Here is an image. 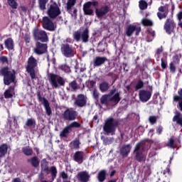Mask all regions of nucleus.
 Returning <instances> with one entry per match:
<instances>
[{"label":"nucleus","instance_id":"nucleus-1","mask_svg":"<svg viewBox=\"0 0 182 182\" xmlns=\"http://www.w3.org/2000/svg\"><path fill=\"white\" fill-rule=\"evenodd\" d=\"M61 4L55 1H50L47 8L46 15L51 20H55L61 15Z\"/></svg>","mask_w":182,"mask_h":182},{"label":"nucleus","instance_id":"nucleus-2","mask_svg":"<svg viewBox=\"0 0 182 182\" xmlns=\"http://www.w3.org/2000/svg\"><path fill=\"white\" fill-rule=\"evenodd\" d=\"M0 75L3 76V81L6 85H10L15 82L16 71L8 66L0 68Z\"/></svg>","mask_w":182,"mask_h":182},{"label":"nucleus","instance_id":"nucleus-3","mask_svg":"<svg viewBox=\"0 0 182 182\" xmlns=\"http://www.w3.org/2000/svg\"><path fill=\"white\" fill-rule=\"evenodd\" d=\"M0 75L3 76V81L6 85H10L15 82L16 71L8 66L0 68Z\"/></svg>","mask_w":182,"mask_h":182},{"label":"nucleus","instance_id":"nucleus-4","mask_svg":"<svg viewBox=\"0 0 182 182\" xmlns=\"http://www.w3.org/2000/svg\"><path fill=\"white\" fill-rule=\"evenodd\" d=\"M119 125V122L113 117L107 118L103 125V131L107 134L112 136L115 134L116 129Z\"/></svg>","mask_w":182,"mask_h":182},{"label":"nucleus","instance_id":"nucleus-5","mask_svg":"<svg viewBox=\"0 0 182 182\" xmlns=\"http://www.w3.org/2000/svg\"><path fill=\"white\" fill-rule=\"evenodd\" d=\"M38 66V61L33 56H30L28 58V63L26 65V72L29 74L31 79H36V70L35 68Z\"/></svg>","mask_w":182,"mask_h":182},{"label":"nucleus","instance_id":"nucleus-6","mask_svg":"<svg viewBox=\"0 0 182 182\" xmlns=\"http://www.w3.org/2000/svg\"><path fill=\"white\" fill-rule=\"evenodd\" d=\"M146 143L145 141H141L135 145L134 153L135 154L136 160L139 162L145 161V155L143 151L145 150V146Z\"/></svg>","mask_w":182,"mask_h":182},{"label":"nucleus","instance_id":"nucleus-7","mask_svg":"<svg viewBox=\"0 0 182 182\" xmlns=\"http://www.w3.org/2000/svg\"><path fill=\"white\" fill-rule=\"evenodd\" d=\"M49 81L50 85L54 89H58L65 84V80L61 76L55 74H49Z\"/></svg>","mask_w":182,"mask_h":182},{"label":"nucleus","instance_id":"nucleus-8","mask_svg":"<svg viewBox=\"0 0 182 182\" xmlns=\"http://www.w3.org/2000/svg\"><path fill=\"white\" fill-rule=\"evenodd\" d=\"M33 36L36 41H41L42 43H46L48 41V37L47 33L43 30H40L35 28L33 30Z\"/></svg>","mask_w":182,"mask_h":182},{"label":"nucleus","instance_id":"nucleus-9","mask_svg":"<svg viewBox=\"0 0 182 182\" xmlns=\"http://www.w3.org/2000/svg\"><path fill=\"white\" fill-rule=\"evenodd\" d=\"M73 38L77 42L81 40L82 43H86L89 41V30L86 28L82 33L76 31L73 33Z\"/></svg>","mask_w":182,"mask_h":182},{"label":"nucleus","instance_id":"nucleus-10","mask_svg":"<svg viewBox=\"0 0 182 182\" xmlns=\"http://www.w3.org/2000/svg\"><path fill=\"white\" fill-rule=\"evenodd\" d=\"M97 8L99 6V2L97 1H87L83 4V12L85 15L92 16L94 14L93 9L91 7Z\"/></svg>","mask_w":182,"mask_h":182},{"label":"nucleus","instance_id":"nucleus-11","mask_svg":"<svg viewBox=\"0 0 182 182\" xmlns=\"http://www.w3.org/2000/svg\"><path fill=\"white\" fill-rule=\"evenodd\" d=\"M110 11V8L107 5L101 6L100 8H95V15L98 19L107 18V16Z\"/></svg>","mask_w":182,"mask_h":182},{"label":"nucleus","instance_id":"nucleus-12","mask_svg":"<svg viewBox=\"0 0 182 182\" xmlns=\"http://www.w3.org/2000/svg\"><path fill=\"white\" fill-rule=\"evenodd\" d=\"M60 50L62 55L65 58H70L75 55V50L69 44H62L60 46Z\"/></svg>","mask_w":182,"mask_h":182},{"label":"nucleus","instance_id":"nucleus-13","mask_svg":"<svg viewBox=\"0 0 182 182\" xmlns=\"http://www.w3.org/2000/svg\"><path fill=\"white\" fill-rule=\"evenodd\" d=\"M42 26L43 29L48 31H54L56 28L55 24L49 16H43L42 19Z\"/></svg>","mask_w":182,"mask_h":182},{"label":"nucleus","instance_id":"nucleus-14","mask_svg":"<svg viewBox=\"0 0 182 182\" xmlns=\"http://www.w3.org/2000/svg\"><path fill=\"white\" fill-rule=\"evenodd\" d=\"M47 44L37 42L36 47L33 48V53L38 55H41L47 52Z\"/></svg>","mask_w":182,"mask_h":182},{"label":"nucleus","instance_id":"nucleus-15","mask_svg":"<svg viewBox=\"0 0 182 182\" xmlns=\"http://www.w3.org/2000/svg\"><path fill=\"white\" fill-rule=\"evenodd\" d=\"M77 116V112L70 109H67L63 114V119L67 121H74Z\"/></svg>","mask_w":182,"mask_h":182},{"label":"nucleus","instance_id":"nucleus-16","mask_svg":"<svg viewBox=\"0 0 182 182\" xmlns=\"http://www.w3.org/2000/svg\"><path fill=\"white\" fill-rule=\"evenodd\" d=\"M151 92L145 90H141L139 92V100L142 102H147L151 97Z\"/></svg>","mask_w":182,"mask_h":182},{"label":"nucleus","instance_id":"nucleus-17","mask_svg":"<svg viewBox=\"0 0 182 182\" xmlns=\"http://www.w3.org/2000/svg\"><path fill=\"white\" fill-rule=\"evenodd\" d=\"M136 32V36H139L141 32V27H137L134 25H128L126 29V35L127 37H131L134 32Z\"/></svg>","mask_w":182,"mask_h":182},{"label":"nucleus","instance_id":"nucleus-18","mask_svg":"<svg viewBox=\"0 0 182 182\" xmlns=\"http://www.w3.org/2000/svg\"><path fill=\"white\" fill-rule=\"evenodd\" d=\"M77 178L80 182H88L90 178V175L88 171H82L77 173Z\"/></svg>","mask_w":182,"mask_h":182},{"label":"nucleus","instance_id":"nucleus-19","mask_svg":"<svg viewBox=\"0 0 182 182\" xmlns=\"http://www.w3.org/2000/svg\"><path fill=\"white\" fill-rule=\"evenodd\" d=\"M176 24L171 19H168L164 24V29L168 34H171L173 32Z\"/></svg>","mask_w":182,"mask_h":182},{"label":"nucleus","instance_id":"nucleus-20","mask_svg":"<svg viewBox=\"0 0 182 182\" xmlns=\"http://www.w3.org/2000/svg\"><path fill=\"white\" fill-rule=\"evenodd\" d=\"M107 61V58L106 57L96 56L93 59V67L97 68L100 67Z\"/></svg>","mask_w":182,"mask_h":182},{"label":"nucleus","instance_id":"nucleus-21","mask_svg":"<svg viewBox=\"0 0 182 182\" xmlns=\"http://www.w3.org/2000/svg\"><path fill=\"white\" fill-rule=\"evenodd\" d=\"M85 154L82 151H77L73 154V160L79 164L83 163Z\"/></svg>","mask_w":182,"mask_h":182},{"label":"nucleus","instance_id":"nucleus-22","mask_svg":"<svg viewBox=\"0 0 182 182\" xmlns=\"http://www.w3.org/2000/svg\"><path fill=\"white\" fill-rule=\"evenodd\" d=\"M39 100L42 102V104L45 108L46 114L48 116H50L52 114V110L50 107V103H49L48 100H46L45 97H40Z\"/></svg>","mask_w":182,"mask_h":182},{"label":"nucleus","instance_id":"nucleus-23","mask_svg":"<svg viewBox=\"0 0 182 182\" xmlns=\"http://www.w3.org/2000/svg\"><path fill=\"white\" fill-rule=\"evenodd\" d=\"M168 11L166 6H160L159 8V11L157 12V17L159 20L166 18L168 16Z\"/></svg>","mask_w":182,"mask_h":182},{"label":"nucleus","instance_id":"nucleus-24","mask_svg":"<svg viewBox=\"0 0 182 182\" xmlns=\"http://www.w3.org/2000/svg\"><path fill=\"white\" fill-rule=\"evenodd\" d=\"M87 99L84 95L80 94L75 100V105L79 107H82L86 105Z\"/></svg>","mask_w":182,"mask_h":182},{"label":"nucleus","instance_id":"nucleus-25","mask_svg":"<svg viewBox=\"0 0 182 182\" xmlns=\"http://www.w3.org/2000/svg\"><path fill=\"white\" fill-rule=\"evenodd\" d=\"M131 149V144L123 145L119 150L120 154L123 156H127L130 153Z\"/></svg>","mask_w":182,"mask_h":182},{"label":"nucleus","instance_id":"nucleus-26","mask_svg":"<svg viewBox=\"0 0 182 182\" xmlns=\"http://www.w3.org/2000/svg\"><path fill=\"white\" fill-rule=\"evenodd\" d=\"M81 143L79 139H75L69 144V147L72 150H79Z\"/></svg>","mask_w":182,"mask_h":182},{"label":"nucleus","instance_id":"nucleus-27","mask_svg":"<svg viewBox=\"0 0 182 182\" xmlns=\"http://www.w3.org/2000/svg\"><path fill=\"white\" fill-rule=\"evenodd\" d=\"M120 100L121 97L118 92L109 97V102H112L114 105H117Z\"/></svg>","mask_w":182,"mask_h":182},{"label":"nucleus","instance_id":"nucleus-28","mask_svg":"<svg viewBox=\"0 0 182 182\" xmlns=\"http://www.w3.org/2000/svg\"><path fill=\"white\" fill-rule=\"evenodd\" d=\"M173 121L176 122L177 124L182 127V114L179 112H176Z\"/></svg>","mask_w":182,"mask_h":182},{"label":"nucleus","instance_id":"nucleus-29","mask_svg":"<svg viewBox=\"0 0 182 182\" xmlns=\"http://www.w3.org/2000/svg\"><path fill=\"white\" fill-rule=\"evenodd\" d=\"M4 46H6V48H7V50H14V43L13 39H12L11 38H7V39L4 41Z\"/></svg>","mask_w":182,"mask_h":182},{"label":"nucleus","instance_id":"nucleus-30","mask_svg":"<svg viewBox=\"0 0 182 182\" xmlns=\"http://www.w3.org/2000/svg\"><path fill=\"white\" fill-rule=\"evenodd\" d=\"M99 89L102 93L107 92L109 89V83L107 82H102L99 85Z\"/></svg>","mask_w":182,"mask_h":182},{"label":"nucleus","instance_id":"nucleus-31","mask_svg":"<svg viewBox=\"0 0 182 182\" xmlns=\"http://www.w3.org/2000/svg\"><path fill=\"white\" fill-rule=\"evenodd\" d=\"M28 162H29L31 164V166L34 168H37L40 164V161L38 158L36 156H33L32 158L28 159Z\"/></svg>","mask_w":182,"mask_h":182},{"label":"nucleus","instance_id":"nucleus-32","mask_svg":"<svg viewBox=\"0 0 182 182\" xmlns=\"http://www.w3.org/2000/svg\"><path fill=\"white\" fill-rule=\"evenodd\" d=\"M14 94V87H10L6 92H4V98L10 99L12 98Z\"/></svg>","mask_w":182,"mask_h":182},{"label":"nucleus","instance_id":"nucleus-33","mask_svg":"<svg viewBox=\"0 0 182 182\" xmlns=\"http://www.w3.org/2000/svg\"><path fill=\"white\" fill-rule=\"evenodd\" d=\"M22 152L25 156H31L33 155V151L31 147L26 146L22 148Z\"/></svg>","mask_w":182,"mask_h":182},{"label":"nucleus","instance_id":"nucleus-34","mask_svg":"<svg viewBox=\"0 0 182 182\" xmlns=\"http://www.w3.org/2000/svg\"><path fill=\"white\" fill-rule=\"evenodd\" d=\"M8 151V145L3 144L0 145V159L3 158Z\"/></svg>","mask_w":182,"mask_h":182},{"label":"nucleus","instance_id":"nucleus-35","mask_svg":"<svg viewBox=\"0 0 182 182\" xmlns=\"http://www.w3.org/2000/svg\"><path fill=\"white\" fill-rule=\"evenodd\" d=\"M71 130L68 127V126L65 127L60 132L59 136L60 138H67L70 134Z\"/></svg>","mask_w":182,"mask_h":182},{"label":"nucleus","instance_id":"nucleus-36","mask_svg":"<svg viewBox=\"0 0 182 182\" xmlns=\"http://www.w3.org/2000/svg\"><path fill=\"white\" fill-rule=\"evenodd\" d=\"M48 0H38V8L41 11H44L46 9V4Z\"/></svg>","mask_w":182,"mask_h":182},{"label":"nucleus","instance_id":"nucleus-37","mask_svg":"<svg viewBox=\"0 0 182 182\" xmlns=\"http://www.w3.org/2000/svg\"><path fill=\"white\" fill-rule=\"evenodd\" d=\"M76 0H68L66 6H67V11L68 13H71L72 8L75 5Z\"/></svg>","mask_w":182,"mask_h":182},{"label":"nucleus","instance_id":"nucleus-38","mask_svg":"<svg viewBox=\"0 0 182 182\" xmlns=\"http://www.w3.org/2000/svg\"><path fill=\"white\" fill-rule=\"evenodd\" d=\"M103 144L107 146V145H110L112 144L114 141V139L112 137H103L102 138Z\"/></svg>","mask_w":182,"mask_h":182},{"label":"nucleus","instance_id":"nucleus-39","mask_svg":"<svg viewBox=\"0 0 182 182\" xmlns=\"http://www.w3.org/2000/svg\"><path fill=\"white\" fill-rule=\"evenodd\" d=\"M67 127L70 129V131H72V129L73 128H76V129L80 128L81 127V124L77 122H73L68 125H67Z\"/></svg>","mask_w":182,"mask_h":182},{"label":"nucleus","instance_id":"nucleus-40","mask_svg":"<svg viewBox=\"0 0 182 182\" xmlns=\"http://www.w3.org/2000/svg\"><path fill=\"white\" fill-rule=\"evenodd\" d=\"M178 95H173V100L174 102H178L179 100H182V89L178 90Z\"/></svg>","mask_w":182,"mask_h":182},{"label":"nucleus","instance_id":"nucleus-41","mask_svg":"<svg viewBox=\"0 0 182 182\" xmlns=\"http://www.w3.org/2000/svg\"><path fill=\"white\" fill-rule=\"evenodd\" d=\"M106 178V173L105 171L102 170L99 172L98 174V181L100 182H103Z\"/></svg>","mask_w":182,"mask_h":182},{"label":"nucleus","instance_id":"nucleus-42","mask_svg":"<svg viewBox=\"0 0 182 182\" xmlns=\"http://www.w3.org/2000/svg\"><path fill=\"white\" fill-rule=\"evenodd\" d=\"M7 3L9 4V6L11 7V9H18V4L16 0H7Z\"/></svg>","mask_w":182,"mask_h":182},{"label":"nucleus","instance_id":"nucleus-43","mask_svg":"<svg viewBox=\"0 0 182 182\" xmlns=\"http://www.w3.org/2000/svg\"><path fill=\"white\" fill-rule=\"evenodd\" d=\"M107 102H109V95H104L100 98V103L102 105H106Z\"/></svg>","mask_w":182,"mask_h":182},{"label":"nucleus","instance_id":"nucleus-44","mask_svg":"<svg viewBox=\"0 0 182 182\" xmlns=\"http://www.w3.org/2000/svg\"><path fill=\"white\" fill-rule=\"evenodd\" d=\"M41 169L44 171H48V164L46 159L41 161Z\"/></svg>","mask_w":182,"mask_h":182},{"label":"nucleus","instance_id":"nucleus-45","mask_svg":"<svg viewBox=\"0 0 182 182\" xmlns=\"http://www.w3.org/2000/svg\"><path fill=\"white\" fill-rule=\"evenodd\" d=\"M141 23L144 26H152L153 25V22L148 18H143L141 20Z\"/></svg>","mask_w":182,"mask_h":182},{"label":"nucleus","instance_id":"nucleus-46","mask_svg":"<svg viewBox=\"0 0 182 182\" xmlns=\"http://www.w3.org/2000/svg\"><path fill=\"white\" fill-rule=\"evenodd\" d=\"M139 6L141 10H145L147 9L148 4L145 1L141 0L139 2Z\"/></svg>","mask_w":182,"mask_h":182},{"label":"nucleus","instance_id":"nucleus-47","mask_svg":"<svg viewBox=\"0 0 182 182\" xmlns=\"http://www.w3.org/2000/svg\"><path fill=\"white\" fill-rule=\"evenodd\" d=\"M50 173L52 176V181H54L57 176V169L55 166H51L50 167Z\"/></svg>","mask_w":182,"mask_h":182},{"label":"nucleus","instance_id":"nucleus-48","mask_svg":"<svg viewBox=\"0 0 182 182\" xmlns=\"http://www.w3.org/2000/svg\"><path fill=\"white\" fill-rule=\"evenodd\" d=\"M77 88V84L75 81H72L69 83V90L72 91L76 90Z\"/></svg>","mask_w":182,"mask_h":182},{"label":"nucleus","instance_id":"nucleus-49","mask_svg":"<svg viewBox=\"0 0 182 182\" xmlns=\"http://www.w3.org/2000/svg\"><path fill=\"white\" fill-rule=\"evenodd\" d=\"M36 123V121L34 119L30 118V119H27L26 122V126L31 127L32 126H33Z\"/></svg>","mask_w":182,"mask_h":182},{"label":"nucleus","instance_id":"nucleus-50","mask_svg":"<svg viewBox=\"0 0 182 182\" xmlns=\"http://www.w3.org/2000/svg\"><path fill=\"white\" fill-rule=\"evenodd\" d=\"M60 69L66 73H68L70 72V68L68 65H67L66 64L61 65L60 66Z\"/></svg>","mask_w":182,"mask_h":182},{"label":"nucleus","instance_id":"nucleus-51","mask_svg":"<svg viewBox=\"0 0 182 182\" xmlns=\"http://www.w3.org/2000/svg\"><path fill=\"white\" fill-rule=\"evenodd\" d=\"M69 14L71 15L72 17L74 18V19L77 18V9H70V12H68Z\"/></svg>","mask_w":182,"mask_h":182},{"label":"nucleus","instance_id":"nucleus-52","mask_svg":"<svg viewBox=\"0 0 182 182\" xmlns=\"http://www.w3.org/2000/svg\"><path fill=\"white\" fill-rule=\"evenodd\" d=\"M144 87V82L141 80H139L136 85H135V91H138L140 89H142Z\"/></svg>","mask_w":182,"mask_h":182},{"label":"nucleus","instance_id":"nucleus-53","mask_svg":"<svg viewBox=\"0 0 182 182\" xmlns=\"http://www.w3.org/2000/svg\"><path fill=\"white\" fill-rule=\"evenodd\" d=\"M167 146L169 147L170 149H175V143H174V139L173 138H171L168 143H167Z\"/></svg>","mask_w":182,"mask_h":182},{"label":"nucleus","instance_id":"nucleus-54","mask_svg":"<svg viewBox=\"0 0 182 182\" xmlns=\"http://www.w3.org/2000/svg\"><path fill=\"white\" fill-rule=\"evenodd\" d=\"M154 38V32H148L146 41L151 42Z\"/></svg>","mask_w":182,"mask_h":182},{"label":"nucleus","instance_id":"nucleus-55","mask_svg":"<svg viewBox=\"0 0 182 182\" xmlns=\"http://www.w3.org/2000/svg\"><path fill=\"white\" fill-rule=\"evenodd\" d=\"M157 117L156 116H150L149 117V121L151 124H154L156 122Z\"/></svg>","mask_w":182,"mask_h":182},{"label":"nucleus","instance_id":"nucleus-56","mask_svg":"<svg viewBox=\"0 0 182 182\" xmlns=\"http://www.w3.org/2000/svg\"><path fill=\"white\" fill-rule=\"evenodd\" d=\"M60 177L63 179V181H66L68 178V175L65 171H61L60 173Z\"/></svg>","mask_w":182,"mask_h":182},{"label":"nucleus","instance_id":"nucleus-57","mask_svg":"<svg viewBox=\"0 0 182 182\" xmlns=\"http://www.w3.org/2000/svg\"><path fill=\"white\" fill-rule=\"evenodd\" d=\"M0 62L3 64H9L8 63V58L6 56H1L0 57Z\"/></svg>","mask_w":182,"mask_h":182},{"label":"nucleus","instance_id":"nucleus-58","mask_svg":"<svg viewBox=\"0 0 182 182\" xmlns=\"http://www.w3.org/2000/svg\"><path fill=\"white\" fill-rule=\"evenodd\" d=\"M169 69L172 73H174L176 72V66L174 65V64L173 63H171L169 64Z\"/></svg>","mask_w":182,"mask_h":182},{"label":"nucleus","instance_id":"nucleus-59","mask_svg":"<svg viewBox=\"0 0 182 182\" xmlns=\"http://www.w3.org/2000/svg\"><path fill=\"white\" fill-rule=\"evenodd\" d=\"M95 82L93 81V80H90V81H88V82H87V84L88 88H93V87L95 86Z\"/></svg>","mask_w":182,"mask_h":182},{"label":"nucleus","instance_id":"nucleus-60","mask_svg":"<svg viewBox=\"0 0 182 182\" xmlns=\"http://www.w3.org/2000/svg\"><path fill=\"white\" fill-rule=\"evenodd\" d=\"M173 62L174 64H178L180 62V59L178 58V55H176L173 57Z\"/></svg>","mask_w":182,"mask_h":182},{"label":"nucleus","instance_id":"nucleus-61","mask_svg":"<svg viewBox=\"0 0 182 182\" xmlns=\"http://www.w3.org/2000/svg\"><path fill=\"white\" fill-rule=\"evenodd\" d=\"M162 132H163V127L159 126L158 128H156V133L159 135L161 134Z\"/></svg>","mask_w":182,"mask_h":182},{"label":"nucleus","instance_id":"nucleus-62","mask_svg":"<svg viewBox=\"0 0 182 182\" xmlns=\"http://www.w3.org/2000/svg\"><path fill=\"white\" fill-rule=\"evenodd\" d=\"M161 68L163 69H166V65H167L165 61H164L163 58L161 59Z\"/></svg>","mask_w":182,"mask_h":182},{"label":"nucleus","instance_id":"nucleus-63","mask_svg":"<svg viewBox=\"0 0 182 182\" xmlns=\"http://www.w3.org/2000/svg\"><path fill=\"white\" fill-rule=\"evenodd\" d=\"M93 97L95 99H97L99 97V93H98L97 90H93Z\"/></svg>","mask_w":182,"mask_h":182},{"label":"nucleus","instance_id":"nucleus-64","mask_svg":"<svg viewBox=\"0 0 182 182\" xmlns=\"http://www.w3.org/2000/svg\"><path fill=\"white\" fill-rule=\"evenodd\" d=\"M178 102L179 109L182 112V98L181 100H178Z\"/></svg>","mask_w":182,"mask_h":182}]
</instances>
